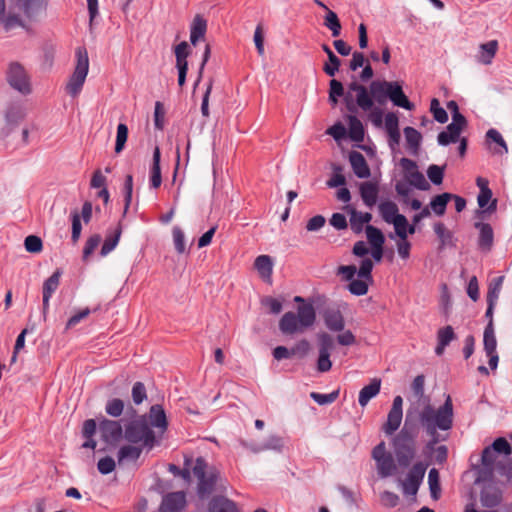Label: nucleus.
<instances>
[{"label":"nucleus","mask_w":512,"mask_h":512,"mask_svg":"<svg viewBox=\"0 0 512 512\" xmlns=\"http://www.w3.org/2000/svg\"><path fill=\"white\" fill-rule=\"evenodd\" d=\"M348 88L356 93V103L365 112L373 108V101L379 106H384L390 100L397 107L406 110L414 108V104L405 95L399 81L374 80L369 87L351 82Z\"/></svg>","instance_id":"f257e3e1"},{"label":"nucleus","mask_w":512,"mask_h":512,"mask_svg":"<svg viewBox=\"0 0 512 512\" xmlns=\"http://www.w3.org/2000/svg\"><path fill=\"white\" fill-rule=\"evenodd\" d=\"M419 422L430 437L427 448L434 449V446L442 440L438 430H448V397L438 409L429 403L426 404L419 413Z\"/></svg>","instance_id":"f03ea898"},{"label":"nucleus","mask_w":512,"mask_h":512,"mask_svg":"<svg viewBox=\"0 0 512 512\" xmlns=\"http://www.w3.org/2000/svg\"><path fill=\"white\" fill-rule=\"evenodd\" d=\"M411 414L412 412L408 410L404 426L392 441L397 462L403 468L411 464L417 453L418 429L414 424H410Z\"/></svg>","instance_id":"7ed1b4c3"},{"label":"nucleus","mask_w":512,"mask_h":512,"mask_svg":"<svg viewBox=\"0 0 512 512\" xmlns=\"http://www.w3.org/2000/svg\"><path fill=\"white\" fill-rule=\"evenodd\" d=\"M316 312L312 304L300 305L297 314L289 311L283 314L279 321V329L285 335L302 332L314 325Z\"/></svg>","instance_id":"20e7f679"},{"label":"nucleus","mask_w":512,"mask_h":512,"mask_svg":"<svg viewBox=\"0 0 512 512\" xmlns=\"http://www.w3.org/2000/svg\"><path fill=\"white\" fill-rule=\"evenodd\" d=\"M124 439L131 444H141L148 450H151L157 443L155 432L151 429L146 415L139 416L125 424Z\"/></svg>","instance_id":"39448f33"},{"label":"nucleus","mask_w":512,"mask_h":512,"mask_svg":"<svg viewBox=\"0 0 512 512\" xmlns=\"http://www.w3.org/2000/svg\"><path fill=\"white\" fill-rule=\"evenodd\" d=\"M497 209V200H493L485 210H476L474 214V227L478 230L477 245L480 251L488 253L492 250L494 243V232L490 224L483 220L487 214H492Z\"/></svg>","instance_id":"423d86ee"},{"label":"nucleus","mask_w":512,"mask_h":512,"mask_svg":"<svg viewBox=\"0 0 512 512\" xmlns=\"http://www.w3.org/2000/svg\"><path fill=\"white\" fill-rule=\"evenodd\" d=\"M75 54L76 66L66 85V92L72 97L78 96L81 92L89 70L87 50L84 47H78Z\"/></svg>","instance_id":"0eeeda50"},{"label":"nucleus","mask_w":512,"mask_h":512,"mask_svg":"<svg viewBox=\"0 0 512 512\" xmlns=\"http://www.w3.org/2000/svg\"><path fill=\"white\" fill-rule=\"evenodd\" d=\"M372 458L377 465V472L381 478H387L396 471V464L391 453L386 451L384 441L377 444L372 450Z\"/></svg>","instance_id":"6e6552de"},{"label":"nucleus","mask_w":512,"mask_h":512,"mask_svg":"<svg viewBox=\"0 0 512 512\" xmlns=\"http://www.w3.org/2000/svg\"><path fill=\"white\" fill-rule=\"evenodd\" d=\"M318 339V358L316 368L318 372L325 373L332 368L330 359L331 351L334 349V340L328 333H320Z\"/></svg>","instance_id":"1a4fd4ad"},{"label":"nucleus","mask_w":512,"mask_h":512,"mask_svg":"<svg viewBox=\"0 0 512 512\" xmlns=\"http://www.w3.org/2000/svg\"><path fill=\"white\" fill-rule=\"evenodd\" d=\"M426 469L427 464L423 462H417L411 467L405 480L401 482L404 495L415 496L417 494L419 487L423 482Z\"/></svg>","instance_id":"9d476101"},{"label":"nucleus","mask_w":512,"mask_h":512,"mask_svg":"<svg viewBox=\"0 0 512 512\" xmlns=\"http://www.w3.org/2000/svg\"><path fill=\"white\" fill-rule=\"evenodd\" d=\"M7 81L12 88L26 95L31 92L29 77L24 67L18 62H12L7 71Z\"/></svg>","instance_id":"9b49d317"},{"label":"nucleus","mask_w":512,"mask_h":512,"mask_svg":"<svg viewBox=\"0 0 512 512\" xmlns=\"http://www.w3.org/2000/svg\"><path fill=\"white\" fill-rule=\"evenodd\" d=\"M101 439L108 445L115 446L124 438V430L120 421L102 418L99 421Z\"/></svg>","instance_id":"f8f14e48"},{"label":"nucleus","mask_w":512,"mask_h":512,"mask_svg":"<svg viewBox=\"0 0 512 512\" xmlns=\"http://www.w3.org/2000/svg\"><path fill=\"white\" fill-rule=\"evenodd\" d=\"M400 166L402 167L407 182L422 191H426L430 188V184L424 177V175L418 170L417 163L409 158H401Z\"/></svg>","instance_id":"ddd939ff"},{"label":"nucleus","mask_w":512,"mask_h":512,"mask_svg":"<svg viewBox=\"0 0 512 512\" xmlns=\"http://www.w3.org/2000/svg\"><path fill=\"white\" fill-rule=\"evenodd\" d=\"M499 462L500 461H497V454L491 446L485 447L482 451L481 467L478 470L476 482L480 483V481L490 480L494 470H497V464Z\"/></svg>","instance_id":"4468645a"},{"label":"nucleus","mask_w":512,"mask_h":512,"mask_svg":"<svg viewBox=\"0 0 512 512\" xmlns=\"http://www.w3.org/2000/svg\"><path fill=\"white\" fill-rule=\"evenodd\" d=\"M450 113L452 121L450 122V146L458 137H464L462 134L468 129V121L464 115L459 112L458 104L450 100Z\"/></svg>","instance_id":"2eb2a0df"},{"label":"nucleus","mask_w":512,"mask_h":512,"mask_svg":"<svg viewBox=\"0 0 512 512\" xmlns=\"http://www.w3.org/2000/svg\"><path fill=\"white\" fill-rule=\"evenodd\" d=\"M484 484L479 494V500L483 507L494 508L502 501V491L489 480L482 481Z\"/></svg>","instance_id":"dca6fc26"},{"label":"nucleus","mask_w":512,"mask_h":512,"mask_svg":"<svg viewBox=\"0 0 512 512\" xmlns=\"http://www.w3.org/2000/svg\"><path fill=\"white\" fill-rule=\"evenodd\" d=\"M186 505V494L183 491L166 494L160 506L161 512H180Z\"/></svg>","instance_id":"f3484780"},{"label":"nucleus","mask_w":512,"mask_h":512,"mask_svg":"<svg viewBox=\"0 0 512 512\" xmlns=\"http://www.w3.org/2000/svg\"><path fill=\"white\" fill-rule=\"evenodd\" d=\"M62 272L60 269H57L48 279H46L43 283L42 293H43V304H42V312L44 317L47 314L49 309V301L54 292L58 289L60 284V277Z\"/></svg>","instance_id":"a211bd4d"},{"label":"nucleus","mask_w":512,"mask_h":512,"mask_svg":"<svg viewBox=\"0 0 512 512\" xmlns=\"http://www.w3.org/2000/svg\"><path fill=\"white\" fill-rule=\"evenodd\" d=\"M324 324L332 332H341L345 327V319L339 309L327 308L323 312Z\"/></svg>","instance_id":"6ab92c4d"},{"label":"nucleus","mask_w":512,"mask_h":512,"mask_svg":"<svg viewBox=\"0 0 512 512\" xmlns=\"http://www.w3.org/2000/svg\"><path fill=\"white\" fill-rule=\"evenodd\" d=\"M349 161L353 172L358 178L364 179L371 175L370 168L365 157L358 151H352L349 154Z\"/></svg>","instance_id":"aec40b11"},{"label":"nucleus","mask_w":512,"mask_h":512,"mask_svg":"<svg viewBox=\"0 0 512 512\" xmlns=\"http://www.w3.org/2000/svg\"><path fill=\"white\" fill-rule=\"evenodd\" d=\"M149 424L157 429H160L161 432H164L167 430L168 427V421L166 417V413L162 405L160 404H154L150 407L149 413Z\"/></svg>","instance_id":"412c9836"},{"label":"nucleus","mask_w":512,"mask_h":512,"mask_svg":"<svg viewBox=\"0 0 512 512\" xmlns=\"http://www.w3.org/2000/svg\"><path fill=\"white\" fill-rule=\"evenodd\" d=\"M161 152L160 148L156 146L153 151L152 165L150 168L149 185L151 189H158L162 183L161 176Z\"/></svg>","instance_id":"4be33fe9"},{"label":"nucleus","mask_w":512,"mask_h":512,"mask_svg":"<svg viewBox=\"0 0 512 512\" xmlns=\"http://www.w3.org/2000/svg\"><path fill=\"white\" fill-rule=\"evenodd\" d=\"M219 472L216 469H211L204 478H201L198 483L197 493L200 498H205L210 495L217 483Z\"/></svg>","instance_id":"5701e85b"},{"label":"nucleus","mask_w":512,"mask_h":512,"mask_svg":"<svg viewBox=\"0 0 512 512\" xmlns=\"http://www.w3.org/2000/svg\"><path fill=\"white\" fill-rule=\"evenodd\" d=\"M254 267L263 281L272 282L273 261L269 255L258 256L254 261Z\"/></svg>","instance_id":"b1692460"},{"label":"nucleus","mask_w":512,"mask_h":512,"mask_svg":"<svg viewBox=\"0 0 512 512\" xmlns=\"http://www.w3.org/2000/svg\"><path fill=\"white\" fill-rule=\"evenodd\" d=\"M359 190L363 203L367 207L372 208L378 199L379 189L377 184L371 181H366L361 183Z\"/></svg>","instance_id":"393cba45"},{"label":"nucleus","mask_w":512,"mask_h":512,"mask_svg":"<svg viewBox=\"0 0 512 512\" xmlns=\"http://www.w3.org/2000/svg\"><path fill=\"white\" fill-rule=\"evenodd\" d=\"M380 388L381 380L378 378L372 379L368 385L364 386L360 390L358 396L359 405L361 407H365L372 398L376 397L379 394Z\"/></svg>","instance_id":"a878e982"},{"label":"nucleus","mask_w":512,"mask_h":512,"mask_svg":"<svg viewBox=\"0 0 512 512\" xmlns=\"http://www.w3.org/2000/svg\"><path fill=\"white\" fill-rule=\"evenodd\" d=\"M210 512H239L234 501L223 497L216 496L209 503Z\"/></svg>","instance_id":"bb28decb"},{"label":"nucleus","mask_w":512,"mask_h":512,"mask_svg":"<svg viewBox=\"0 0 512 512\" xmlns=\"http://www.w3.org/2000/svg\"><path fill=\"white\" fill-rule=\"evenodd\" d=\"M322 50L328 57V62L323 65V71L330 77H334L341 66L340 58L331 50L327 44H322Z\"/></svg>","instance_id":"cd10ccee"},{"label":"nucleus","mask_w":512,"mask_h":512,"mask_svg":"<svg viewBox=\"0 0 512 512\" xmlns=\"http://www.w3.org/2000/svg\"><path fill=\"white\" fill-rule=\"evenodd\" d=\"M207 30V21L200 15H196L192 21L190 29V41L193 45L199 41V39L205 36Z\"/></svg>","instance_id":"c85d7f7f"},{"label":"nucleus","mask_w":512,"mask_h":512,"mask_svg":"<svg viewBox=\"0 0 512 512\" xmlns=\"http://www.w3.org/2000/svg\"><path fill=\"white\" fill-rule=\"evenodd\" d=\"M349 137L355 142L364 140L365 130L362 122L355 115H348Z\"/></svg>","instance_id":"c756f323"},{"label":"nucleus","mask_w":512,"mask_h":512,"mask_svg":"<svg viewBox=\"0 0 512 512\" xmlns=\"http://www.w3.org/2000/svg\"><path fill=\"white\" fill-rule=\"evenodd\" d=\"M398 206L392 201H384L379 204V212L383 220L387 223H393L398 216H402L398 212Z\"/></svg>","instance_id":"7c9ffc66"},{"label":"nucleus","mask_w":512,"mask_h":512,"mask_svg":"<svg viewBox=\"0 0 512 512\" xmlns=\"http://www.w3.org/2000/svg\"><path fill=\"white\" fill-rule=\"evenodd\" d=\"M144 447L135 445H124L122 446L117 454L118 462L124 461H136L139 459Z\"/></svg>","instance_id":"2f4dec72"},{"label":"nucleus","mask_w":512,"mask_h":512,"mask_svg":"<svg viewBox=\"0 0 512 512\" xmlns=\"http://www.w3.org/2000/svg\"><path fill=\"white\" fill-rule=\"evenodd\" d=\"M121 234L122 227L119 223L118 226L114 229V231L106 236L100 251L102 256L108 255L111 251L115 249L120 240Z\"/></svg>","instance_id":"473e14b6"},{"label":"nucleus","mask_w":512,"mask_h":512,"mask_svg":"<svg viewBox=\"0 0 512 512\" xmlns=\"http://www.w3.org/2000/svg\"><path fill=\"white\" fill-rule=\"evenodd\" d=\"M403 418V411H389L387 421L383 426V430L387 435L394 434L400 427Z\"/></svg>","instance_id":"72a5a7b5"},{"label":"nucleus","mask_w":512,"mask_h":512,"mask_svg":"<svg viewBox=\"0 0 512 512\" xmlns=\"http://www.w3.org/2000/svg\"><path fill=\"white\" fill-rule=\"evenodd\" d=\"M404 135L408 148L412 152L416 153L422 140L420 132H418L415 128L408 126L404 128Z\"/></svg>","instance_id":"f704fd0d"},{"label":"nucleus","mask_w":512,"mask_h":512,"mask_svg":"<svg viewBox=\"0 0 512 512\" xmlns=\"http://www.w3.org/2000/svg\"><path fill=\"white\" fill-rule=\"evenodd\" d=\"M484 350L486 354H491L496 351L497 341L494 333V326L490 322H488L487 326L484 330Z\"/></svg>","instance_id":"c9c22d12"},{"label":"nucleus","mask_w":512,"mask_h":512,"mask_svg":"<svg viewBox=\"0 0 512 512\" xmlns=\"http://www.w3.org/2000/svg\"><path fill=\"white\" fill-rule=\"evenodd\" d=\"M504 283V276L493 278L488 285L487 302L497 303L502 286Z\"/></svg>","instance_id":"e433bc0d"},{"label":"nucleus","mask_w":512,"mask_h":512,"mask_svg":"<svg viewBox=\"0 0 512 512\" xmlns=\"http://www.w3.org/2000/svg\"><path fill=\"white\" fill-rule=\"evenodd\" d=\"M24 118V112L19 105L11 104L5 112V119L8 125L16 126Z\"/></svg>","instance_id":"4c0bfd02"},{"label":"nucleus","mask_w":512,"mask_h":512,"mask_svg":"<svg viewBox=\"0 0 512 512\" xmlns=\"http://www.w3.org/2000/svg\"><path fill=\"white\" fill-rule=\"evenodd\" d=\"M481 48V55H480V61L483 64H490L492 62V59L494 58L498 43L496 40H491L487 43H484L480 46Z\"/></svg>","instance_id":"58836bf2"},{"label":"nucleus","mask_w":512,"mask_h":512,"mask_svg":"<svg viewBox=\"0 0 512 512\" xmlns=\"http://www.w3.org/2000/svg\"><path fill=\"white\" fill-rule=\"evenodd\" d=\"M324 25L332 32L333 37H338L341 33V23L337 14L328 10L324 18Z\"/></svg>","instance_id":"ea45409f"},{"label":"nucleus","mask_w":512,"mask_h":512,"mask_svg":"<svg viewBox=\"0 0 512 512\" xmlns=\"http://www.w3.org/2000/svg\"><path fill=\"white\" fill-rule=\"evenodd\" d=\"M346 211L350 215V227L355 234H360L364 229V221L360 217V212L351 206L345 207Z\"/></svg>","instance_id":"a19ab883"},{"label":"nucleus","mask_w":512,"mask_h":512,"mask_svg":"<svg viewBox=\"0 0 512 512\" xmlns=\"http://www.w3.org/2000/svg\"><path fill=\"white\" fill-rule=\"evenodd\" d=\"M365 231L367 239L372 247L383 246L385 237L380 229L372 225H367Z\"/></svg>","instance_id":"79ce46f5"},{"label":"nucleus","mask_w":512,"mask_h":512,"mask_svg":"<svg viewBox=\"0 0 512 512\" xmlns=\"http://www.w3.org/2000/svg\"><path fill=\"white\" fill-rule=\"evenodd\" d=\"M0 23L2 24L4 30L7 32L15 29L16 27L25 28L24 21L17 14L9 13L7 16L3 14L2 18L0 19Z\"/></svg>","instance_id":"37998d69"},{"label":"nucleus","mask_w":512,"mask_h":512,"mask_svg":"<svg viewBox=\"0 0 512 512\" xmlns=\"http://www.w3.org/2000/svg\"><path fill=\"white\" fill-rule=\"evenodd\" d=\"M468 148V138L467 137H458L456 141L452 142V146H450V153H455V160H463L466 156Z\"/></svg>","instance_id":"c03bdc74"},{"label":"nucleus","mask_w":512,"mask_h":512,"mask_svg":"<svg viewBox=\"0 0 512 512\" xmlns=\"http://www.w3.org/2000/svg\"><path fill=\"white\" fill-rule=\"evenodd\" d=\"M128 127L124 123H120L117 126V134H116V143H115V152L117 154L121 153L128 139Z\"/></svg>","instance_id":"a18cd8bd"},{"label":"nucleus","mask_w":512,"mask_h":512,"mask_svg":"<svg viewBox=\"0 0 512 512\" xmlns=\"http://www.w3.org/2000/svg\"><path fill=\"white\" fill-rule=\"evenodd\" d=\"M124 411V402L119 398H113L107 401L105 405V412L114 418L122 415Z\"/></svg>","instance_id":"49530a36"},{"label":"nucleus","mask_w":512,"mask_h":512,"mask_svg":"<svg viewBox=\"0 0 512 512\" xmlns=\"http://www.w3.org/2000/svg\"><path fill=\"white\" fill-rule=\"evenodd\" d=\"M428 484L431 497L437 500L440 496L439 473L437 469L432 468L428 474Z\"/></svg>","instance_id":"de8ad7c7"},{"label":"nucleus","mask_w":512,"mask_h":512,"mask_svg":"<svg viewBox=\"0 0 512 512\" xmlns=\"http://www.w3.org/2000/svg\"><path fill=\"white\" fill-rule=\"evenodd\" d=\"M369 281L367 279H354L348 285V290L355 296H362L368 292Z\"/></svg>","instance_id":"09e8293b"},{"label":"nucleus","mask_w":512,"mask_h":512,"mask_svg":"<svg viewBox=\"0 0 512 512\" xmlns=\"http://www.w3.org/2000/svg\"><path fill=\"white\" fill-rule=\"evenodd\" d=\"M448 204V192L437 195L430 202V207L437 215H443Z\"/></svg>","instance_id":"8fccbe9b"},{"label":"nucleus","mask_w":512,"mask_h":512,"mask_svg":"<svg viewBox=\"0 0 512 512\" xmlns=\"http://www.w3.org/2000/svg\"><path fill=\"white\" fill-rule=\"evenodd\" d=\"M310 397L318 404V405H328L336 401L339 397V389L332 391L328 394H322L318 392H311Z\"/></svg>","instance_id":"3c124183"},{"label":"nucleus","mask_w":512,"mask_h":512,"mask_svg":"<svg viewBox=\"0 0 512 512\" xmlns=\"http://www.w3.org/2000/svg\"><path fill=\"white\" fill-rule=\"evenodd\" d=\"M430 111L433 114V118L439 123H445L448 121V113L447 111L440 107L439 100L433 98L430 104Z\"/></svg>","instance_id":"603ef678"},{"label":"nucleus","mask_w":512,"mask_h":512,"mask_svg":"<svg viewBox=\"0 0 512 512\" xmlns=\"http://www.w3.org/2000/svg\"><path fill=\"white\" fill-rule=\"evenodd\" d=\"M189 45L183 41L175 47L176 66H188Z\"/></svg>","instance_id":"864d4df0"},{"label":"nucleus","mask_w":512,"mask_h":512,"mask_svg":"<svg viewBox=\"0 0 512 512\" xmlns=\"http://www.w3.org/2000/svg\"><path fill=\"white\" fill-rule=\"evenodd\" d=\"M26 251L30 253H39L43 249V243L40 237L36 235H29L24 240Z\"/></svg>","instance_id":"5fc2aeb1"},{"label":"nucleus","mask_w":512,"mask_h":512,"mask_svg":"<svg viewBox=\"0 0 512 512\" xmlns=\"http://www.w3.org/2000/svg\"><path fill=\"white\" fill-rule=\"evenodd\" d=\"M263 450H274L280 452L284 446V440L278 435H270L263 443Z\"/></svg>","instance_id":"6e6d98bb"},{"label":"nucleus","mask_w":512,"mask_h":512,"mask_svg":"<svg viewBox=\"0 0 512 512\" xmlns=\"http://www.w3.org/2000/svg\"><path fill=\"white\" fill-rule=\"evenodd\" d=\"M373 262L369 258H365L361 261L358 272V277L367 279L369 282H373L372 277Z\"/></svg>","instance_id":"4d7b16f0"},{"label":"nucleus","mask_w":512,"mask_h":512,"mask_svg":"<svg viewBox=\"0 0 512 512\" xmlns=\"http://www.w3.org/2000/svg\"><path fill=\"white\" fill-rule=\"evenodd\" d=\"M490 446L496 454H503L508 456L512 453L511 445L503 437L497 438Z\"/></svg>","instance_id":"13d9d810"},{"label":"nucleus","mask_w":512,"mask_h":512,"mask_svg":"<svg viewBox=\"0 0 512 512\" xmlns=\"http://www.w3.org/2000/svg\"><path fill=\"white\" fill-rule=\"evenodd\" d=\"M147 398L145 385L142 382H135L132 387V399L136 405H140Z\"/></svg>","instance_id":"bf43d9fd"},{"label":"nucleus","mask_w":512,"mask_h":512,"mask_svg":"<svg viewBox=\"0 0 512 512\" xmlns=\"http://www.w3.org/2000/svg\"><path fill=\"white\" fill-rule=\"evenodd\" d=\"M42 0H19V6L27 17H31L41 6Z\"/></svg>","instance_id":"052dcab7"},{"label":"nucleus","mask_w":512,"mask_h":512,"mask_svg":"<svg viewBox=\"0 0 512 512\" xmlns=\"http://www.w3.org/2000/svg\"><path fill=\"white\" fill-rule=\"evenodd\" d=\"M101 242V236L99 234H94L90 236L84 246L83 249V259L86 260L98 247Z\"/></svg>","instance_id":"680f3d73"},{"label":"nucleus","mask_w":512,"mask_h":512,"mask_svg":"<svg viewBox=\"0 0 512 512\" xmlns=\"http://www.w3.org/2000/svg\"><path fill=\"white\" fill-rule=\"evenodd\" d=\"M395 232L397 236L401 240H405L407 238V228H408V220L407 218L402 215L398 216L397 220H395L393 223Z\"/></svg>","instance_id":"e2e57ef3"},{"label":"nucleus","mask_w":512,"mask_h":512,"mask_svg":"<svg viewBox=\"0 0 512 512\" xmlns=\"http://www.w3.org/2000/svg\"><path fill=\"white\" fill-rule=\"evenodd\" d=\"M334 173L332 177L327 181L328 187L334 188V187H340L346 184V178L341 173L342 168L340 166H334L333 167Z\"/></svg>","instance_id":"0e129e2a"},{"label":"nucleus","mask_w":512,"mask_h":512,"mask_svg":"<svg viewBox=\"0 0 512 512\" xmlns=\"http://www.w3.org/2000/svg\"><path fill=\"white\" fill-rule=\"evenodd\" d=\"M173 241L176 251L179 254H182L185 252V236L182 229L178 226H175L173 228Z\"/></svg>","instance_id":"69168bd1"},{"label":"nucleus","mask_w":512,"mask_h":512,"mask_svg":"<svg viewBox=\"0 0 512 512\" xmlns=\"http://www.w3.org/2000/svg\"><path fill=\"white\" fill-rule=\"evenodd\" d=\"M115 461L112 457L106 456L101 458L97 463L98 471L103 474L107 475L114 471L115 469Z\"/></svg>","instance_id":"338daca9"},{"label":"nucleus","mask_w":512,"mask_h":512,"mask_svg":"<svg viewBox=\"0 0 512 512\" xmlns=\"http://www.w3.org/2000/svg\"><path fill=\"white\" fill-rule=\"evenodd\" d=\"M443 169L438 165H430L427 169V176L434 185H439L443 181Z\"/></svg>","instance_id":"774afa93"}]
</instances>
